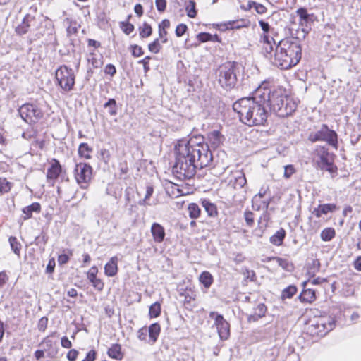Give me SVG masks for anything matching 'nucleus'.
<instances>
[{
  "mask_svg": "<svg viewBox=\"0 0 361 361\" xmlns=\"http://www.w3.org/2000/svg\"><path fill=\"white\" fill-rule=\"evenodd\" d=\"M197 140H181L175 147L176 161L172 171L179 180L192 178L197 169L207 167L212 161L209 147Z\"/></svg>",
  "mask_w": 361,
  "mask_h": 361,
  "instance_id": "1",
  "label": "nucleus"
},
{
  "mask_svg": "<svg viewBox=\"0 0 361 361\" xmlns=\"http://www.w3.org/2000/svg\"><path fill=\"white\" fill-rule=\"evenodd\" d=\"M269 88L266 84L258 87L252 97H243L233 104L240 121L249 126L264 125L269 114Z\"/></svg>",
  "mask_w": 361,
  "mask_h": 361,
  "instance_id": "2",
  "label": "nucleus"
},
{
  "mask_svg": "<svg viewBox=\"0 0 361 361\" xmlns=\"http://www.w3.org/2000/svg\"><path fill=\"white\" fill-rule=\"evenodd\" d=\"M302 57V47L298 37H287L281 40L276 47L271 63L282 70L296 66Z\"/></svg>",
  "mask_w": 361,
  "mask_h": 361,
  "instance_id": "3",
  "label": "nucleus"
},
{
  "mask_svg": "<svg viewBox=\"0 0 361 361\" xmlns=\"http://www.w3.org/2000/svg\"><path fill=\"white\" fill-rule=\"evenodd\" d=\"M269 110H271L279 117L284 118L291 115L297 108L293 98L284 94L281 90L271 91L269 88Z\"/></svg>",
  "mask_w": 361,
  "mask_h": 361,
  "instance_id": "4",
  "label": "nucleus"
},
{
  "mask_svg": "<svg viewBox=\"0 0 361 361\" xmlns=\"http://www.w3.org/2000/svg\"><path fill=\"white\" fill-rule=\"evenodd\" d=\"M239 65L235 61H228L219 66L217 71L218 82L226 90L233 89L237 83Z\"/></svg>",
  "mask_w": 361,
  "mask_h": 361,
  "instance_id": "5",
  "label": "nucleus"
},
{
  "mask_svg": "<svg viewBox=\"0 0 361 361\" xmlns=\"http://www.w3.org/2000/svg\"><path fill=\"white\" fill-rule=\"evenodd\" d=\"M315 162L320 170L331 174L336 173L338 168L334 164L335 155L330 153L324 146L318 145L314 149Z\"/></svg>",
  "mask_w": 361,
  "mask_h": 361,
  "instance_id": "6",
  "label": "nucleus"
},
{
  "mask_svg": "<svg viewBox=\"0 0 361 361\" xmlns=\"http://www.w3.org/2000/svg\"><path fill=\"white\" fill-rule=\"evenodd\" d=\"M308 140L311 142H325L336 149L338 147L337 133L334 130L330 129L326 124H322L317 130L311 132L308 135Z\"/></svg>",
  "mask_w": 361,
  "mask_h": 361,
  "instance_id": "7",
  "label": "nucleus"
},
{
  "mask_svg": "<svg viewBox=\"0 0 361 361\" xmlns=\"http://www.w3.org/2000/svg\"><path fill=\"white\" fill-rule=\"evenodd\" d=\"M55 77L57 84L63 91L68 92L73 90L75 76L72 68L62 65L56 70Z\"/></svg>",
  "mask_w": 361,
  "mask_h": 361,
  "instance_id": "8",
  "label": "nucleus"
},
{
  "mask_svg": "<svg viewBox=\"0 0 361 361\" xmlns=\"http://www.w3.org/2000/svg\"><path fill=\"white\" fill-rule=\"evenodd\" d=\"M18 113L27 123H37L43 116V111L37 104L26 103L18 109Z\"/></svg>",
  "mask_w": 361,
  "mask_h": 361,
  "instance_id": "9",
  "label": "nucleus"
},
{
  "mask_svg": "<svg viewBox=\"0 0 361 361\" xmlns=\"http://www.w3.org/2000/svg\"><path fill=\"white\" fill-rule=\"evenodd\" d=\"M92 168L90 164L82 162L75 164L74 176L81 188H87L89 182L92 178Z\"/></svg>",
  "mask_w": 361,
  "mask_h": 361,
  "instance_id": "10",
  "label": "nucleus"
},
{
  "mask_svg": "<svg viewBox=\"0 0 361 361\" xmlns=\"http://www.w3.org/2000/svg\"><path fill=\"white\" fill-rule=\"evenodd\" d=\"M209 317L214 319V325L216 326L219 336L221 340H227L230 336V325L226 321L223 315L216 312H211Z\"/></svg>",
  "mask_w": 361,
  "mask_h": 361,
  "instance_id": "11",
  "label": "nucleus"
},
{
  "mask_svg": "<svg viewBox=\"0 0 361 361\" xmlns=\"http://www.w3.org/2000/svg\"><path fill=\"white\" fill-rule=\"evenodd\" d=\"M39 20L30 14H27L20 24L16 27L17 34L22 35L36 28L38 29Z\"/></svg>",
  "mask_w": 361,
  "mask_h": 361,
  "instance_id": "12",
  "label": "nucleus"
},
{
  "mask_svg": "<svg viewBox=\"0 0 361 361\" xmlns=\"http://www.w3.org/2000/svg\"><path fill=\"white\" fill-rule=\"evenodd\" d=\"M334 326V322H329L326 324L324 322V318H319L313 322L310 328H312V333L317 334L318 335H324L326 332L330 331Z\"/></svg>",
  "mask_w": 361,
  "mask_h": 361,
  "instance_id": "13",
  "label": "nucleus"
},
{
  "mask_svg": "<svg viewBox=\"0 0 361 361\" xmlns=\"http://www.w3.org/2000/svg\"><path fill=\"white\" fill-rule=\"evenodd\" d=\"M247 183L245 174L241 171H237L231 179L229 185L235 190L243 189Z\"/></svg>",
  "mask_w": 361,
  "mask_h": 361,
  "instance_id": "14",
  "label": "nucleus"
},
{
  "mask_svg": "<svg viewBox=\"0 0 361 361\" xmlns=\"http://www.w3.org/2000/svg\"><path fill=\"white\" fill-rule=\"evenodd\" d=\"M151 233L154 240L156 243H161L165 238V229L159 223H153L151 226Z\"/></svg>",
  "mask_w": 361,
  "mask_h": 361,
  "instance_id": "15",
  "label": "nucleus"
},
{
  "mask_svg": "<svg viewBox=\"0 0 361 361\" xmlns=\"http://www.w3.org/2000/svg\"><path fill=\"white\" fill-rule=\"evenodd\" d=\"M267 310V308L264 303H259L254 308V313L248 316L247 321L249 322H255L258 321L259 319L265 316Z\"/></svg>",
  "mask_w": 361,
  "mask_h": 361,
  "instance_id": "16",
  "label": "nucleus"
},
{
  "mask_svg": "<svg viewBox=\"0 0 361 361\" xmlns=\"http://www.w3.org/2000/svg\"><path fill=\"white\" fill-rule=\"evenodd\" d=\"M209 144L213 149L217 148L223 142L224 137L218 130H213L207 134Z\"/></svg>",
  "mask_w": 361,
  "mask_h": 361,
  "instance_id": "17",
  "label": "nucleus"
},
{
  "mask_svg": "<svg viewBox=\"0 0 361 361\" xmlns=\"http://www.w3.org/2000/svg\"><path fill=\"white\" fill-rule=\"evenodd\" d=\"M118 272V257H112L104 266V273L108 276H114Z\"/></svg>",
  "mask_w": 361,
  "mask_h": 361,
  "instance_id": "18",
  "label": "nucleus"
},
{
  "mask_svg": "<svg viewBox=\"0 0 361 361\" xmlns=\"http://www.w3.org/2000/svg\"><path fill=\"white\" fill-rule=\"evenodd\" d=\"M271 201V197L267 199H259L258 197H252V207L255 211L267 210Z\"/></svg>",
  "mask_w": 361,
  "mask_h": 361,
  "instance_id": "19",
  "label": "nucleus"
},
{
  "mask_svg": "<svg viewBox=\"0 0 361 361\" xmlns=\"http://www.w3.org/2000/svg\"><path fill=\"white\" fill-rule=\"evenodd\" d=\"M61 172V166L59 161L54 159V162L47 170V177L48 179H56Z\"/></svg>",
  "mask_w": 361,
  "mask_h": 361,
  "instance_id": "20",
  "label": "nucleus"
},
{
  "mask_svg": "<svg viewBox=\"0 0 361 361\" xmlns=\"http://www.w3.org/2000/svg\"><path fill=\"white\" fill-rule=\"evenodd\" d=\"M41 211V205L38 202H33L30 205L23 208L22 212L24 214L23 220H27L32 216V213L35 212L39 214Z\"/></svg>",
  "mask_w": 361,
  "mask_h": 361,
  "instance_id": "21",
  "label": "nucleus"
},
{
  "mask_svg": "<svg viewBox=\"0 0 361 361\" xmlns=\"http://www.w3.org/2000/svg\"><path fill=\"white\" fill-rule=\"evenodd\" d=\"M296 13L300 17V25L307 27L311 20V16L307 13V9L305 8H300L296 11Z\"/></svg>",
  "mask_w": 361,
  "mask_h": 361,
  "instance_id": "22",
  "label": "nucleus"
},
{
  "mask_svg": "<svg viewBox=\"0 0 361 361\" xmlns=\"http://www.w3.org/2000/svg\"><path fill=\"white\" fill-rule=\"evenodd\" d=\"M286 231L281 228L275 234L270 238V243L274 245L279 246L283 244V240L286 237Z\"/></svg>",
  "mask_w": 361,
  "mask_h": 361,
  "instance_id": "23",
  "label": "nucleus"
},
{
  "mask_svg": "<svg viewBox=\"0 0 361 361\" xmlns=\"http://www.w3.org/2000/svg\"><path fill=\"white\" fill-rule=\"evenodd\" d=\"M108 355L115 360H122L123 355L121 352V346L119 344H113L108 350Z\"/></svg>",
  "mask_w": 361,
  "mask_h": 361,
  "instance_id": "24",
  "label": "nucleus"
},
{
  "mask_svg": "<svg viewBox=\"0 0 361 361\" xmlns=\"http://www.w3.org/2000/svg\"><path fill=\"white\" fill-rule=\"evenodd\" d=\"M299 300L302 302L311 303L315 300V292L312 289L303 290L298 296Z\"/></svg>",
  "mask_w": 361,
  "mask_h": 361,
  "instance_id": "25",
  "label": "nucleus"
},
{
  "mask_svg": "<svg viewBox=\"0 0 361 361\" xmlns=\"http://www.w3.org/2000/svg\"><path fill=\"white\" fill-rule=\"evenodd\" d=\"M271 259L275 260L278 263L279 266L287 271H292L294 269L293 264L286 259H283L279 257H274L269 258V260Z\"/></svg>",
  "mask_w": 361,
  "mask_h": 361,
  "instance_id": "26",
  "label": "nucleus"
},
{
  "mask_svg": "<svg viewBox=\"0 0 361 361\" xmlns=\"http://www.w3.org/2000/svg\"><path fill=\"white\" fill-rule=\"evenodd\" d=\"M199 281L207 289L213 283L214 278L209 271H204L200 275Z\"/></svg>",
  "mask_w": 361,
  "mask_h": 361,
  "instance_id": "27",
  "label": "nucleus"
},
{
  "mask_svg": "<svg viewBox=\"0 0 361 361\" xmlns=\"http://www.w3.org/2000/svg\"><path fill=\"white\" fill-rule=\"evenodd\" d=\"M250 24L249 20L245 19H240L237 20L228 21L226 24L227 29H240L242 27H248Z\"/></svg>",
  "mask_w": 361,
  "mask_h": 361,
  "instance_id": "28",
  "label": "nucleus"
},
{
  "mask_svg": "<svg viewBox=\"0 0 361 361\" xmlns=\"http://www.w3.org/2000/svg\"><path fill=\"white\" fill-rule=\"evenodd\" d=\"M202 205L209 216H215L217 215V209L214 204L212 203L208 200H203Z\"/></svg>",
  "mask_w": 361,
  "mask_h": 361,
  "instance_id": "29",
  "label": "nucleus"
},
{
  "mask_svg": "<svg viewBox=\"0 0 361 361\" xmlns=\"http://www.w3.org/2000/svg\"><path fill=\"white\" fill-rule=\"evenodd\" d=\"M147 330L151 341L154 343L160 333V325L158 323H154L149 326Z\"/></svg>",
  "mask_w": 361,
  "mask_h": 361,
  "instance_id": "30",
  "label": "nucleus"
},
{
  "mask_svg": "<svg viewBox=\"0 0 361 361\" xmlns=\"http://www.w3.org/2000/svg\"><path fill=\"white\" fill-rule=\"evenodd\" d=\"M67 37L69 38L70 44L73 46H75V39L73 37V35H76L78 32V27L76 24H72L67 27Z\"/></svg>",
  "mask_w": 361,
  "mask_h": 361,
  "instance_id": "31",
  "label": "nucleus"
},
{
  "mask_svg": "<svg viewBox=\"0 0 361 361\" xmlns=\"http://www.w3.org/2000/svg\"><path fill=\"white\" fill-rule=\"evenodd\" d=\"M179 294L180 296L184 297L185 303H190L192 300H195V295L190 288L180 289L179 290Z\"/></svg>",
  "mask_w": 361,
  "mask_h": 361,
  "instance_id": "32",
  "label": "nucleus"
},
{
  "mask_svg": "<svg viewBox=\"0 0 361 361\" xmlns=\"http://www.w3.org/2000/svg\"><path fill=\"white\" fill-rule=\"evenodd\" d=\"M139 34L141 38H147L152 34V28L150 25L144 23L142 26L139 27Z\"/></svg>",
  "mask_w": 361,
  "mask_h": 361,
  "instance_id": "33",
  "label": "nucleus"
},
{
  "mask_svg": "<svg viewBox=\"0 0 361 361\" xmlns=\"http://www.w3.org/2000/svg\"><path fill=\"white\" fill-rule=\"evenodd\" d=\"M188 210L189 212V216L191 219H197L200 215V212H201L200 208L195 203L189 204V205L188 207Z\"/></svg>",
  "mask_w": 361,
  "mask_h": 361,
  "instance_id": "34",
  "label": "nucleus"
},
{
  "mask_svg": "<svg viewBox=\"0 0 361 361\" xmlns=\"http://www.w3.org/2000/svg\"><path fill=\"white\" fill-rule=\"evenodd\" d=\"M92 151V149L89 147L87 143H81L78 147V154L80 156L85 157V159H90V152Z\"/></svg>",
  "mask_w": 361,
  "mask_h": 361,
  "instance_id": "35",
  "label": "nucleus"
},
{
  "mask_svg": "<svg viewBox=\"0 0 361 361\" xmlns=\"http://www.w3.org/2000/svg\"><path fill=\"white\" fill-rule=\"evenodd\" d=\"M297 292V287L293 285H290L287 288H284L281 293V298L283 300L286 298H291Z\"/></svg>",
  "mask_w": 361,
  "mask_h": 361,
  "instance_id": "36",
  "label": "nucleus"
},
{
  "mask_svg": "<svg viewBox=\"0 0 361 361\" xmlns=\"http://www.w3.org/2000/svg\"><path fill=\"white\" fill-rule=\"evenodd\" d=\"M105 109H109L108 112L111 116H116L117 114L116 110V101L114 99H109L104 104Z\"/></svg>",
  "mask_w": 361,
  "mask_h": 361,
  "instance_id": "37",
  "label": "nucleus"
},
{
  "mask_svg": "<svg viewBox=\"0 0 361 361\" xmlns=\"http://www.w3.org/2000/svg\"><path fill=\"white\" fill-rule=\"evenodd\" d=\"M335 230L332 228H326L321 233V238L324 241H330L335 236Z\"/></svg>",
  "mask_w": 361,
  "mask_h": 361,
  "instance_id": "38",
  "label": "nucleus"
},
{
  "mask_svg": "<svg viewBox=\"0 0 361 361\" xmlns=\"http://www.w3.org/2000/svg\"><path fill=\"white\" fill-rule=\"evenodd\" d=\"M87 61L93 68H99L102 65V58L97 57L94 53H90L87 56Z\"/></svg>",
  "mask_w": 361,
  "mask_h": 361,
  "instance_id": "39",
  "label": "nucleus"
},
{
  "mask_svg": "<svg viewBox=\"0 0 361 361\" xmlns=\"http://www.w3.org/2000/svg\"><path fill=\"white\" fill-rule=\"evenodd\" d=\"M8 241L11 248L13 251V252L18 255H20L21 245L18 241L17 238L16 237L11 236L9 238Z\"/></svg>",
  "mask_w": 361,
  "mask_h": 361,
  "instance_id": "40",
  "label": "nucleus"
},
{
  "mask_svg": "<svg viewBox=\"0 0 361 361\" xmlns=\"http://www.w3.org/2000/svg\"><path fill=\"white\" fill-rule=\"evenodd\" d=\"M159 38L155 39L152 42L148 44L149 51L154 54H157L161 49V44Z\"/></svg>",
  "mask_w": 361,
  "mask_h": 361,
  "instance_id": "41",
  "label": "nucleus"
},
{
  "mask_svg": "<svg viewBox=\"0 0 361 361\" xmlns=\"http://www.w3.org/2000/svg\"><path fill=\"white\" fill-rule=\"evenodd\" d=\"M161 313V305L156 302L149 307V314L151 317H157Z\"/></svg>",
  "mask_w": 361,
  "mask_h": 361,
  "instance_id": "42",
  "label": "nucleus"
},
{
  "mask_svg": "<svg viewBox=\"0 0 361 361\" xmlns=\"http://www.w3.org/2000/svg\"><path fill=\"white\" fill-rule=\"evenodd\" d=\"M320 208V212L322 214H327L329 212H334L336 209V205L335 204H323L319 205Z\"/></svg>",
  "mask_w": 361,
  "mask_h": 361,
  "instance_id": "43",
  "label": "nucleus"
},
{
  "mask_svg": "<svg viewBox=\"0 0 361 361\" xmlns=\"http://www.w3.org/2000/svg\"><path fill=\"white\" fill-rule=\"evenodd\" d=\"M187 14L190 18H195L197 15L195 10V3L193 0H190L188 4L186 6Z\"/></svg>",
  "mask_w": 361,
  "mask_h": 361,
  "instance_id": "44",
  "label": "nucleus"
},
{
  "mask_svg": "<svg viewBox=\"0 0 361 361\" xmlns=\"http://www.w3.org/2000/svg\"><path fill=\"white\" fill-rule=\"evenodd\" d=\"M154 192L153 187L148 185L146 189V194L145 198L139 202L140 205H149L150 204L147 202V200L152 195Z\"/></svg>",
  "mask_w": 361,
  "mask_h": 361,
  "instance_id": "45",
  "label": "nucleus"
},
{
  "mask_svg": "<svg viewBox=\"0 0 361 361\" xmlns=\"http://www.w3.org/2000/svg\"><path fill=\"white\" fill-rule=\"evenodd\" d=\"M244 219L247 226L252 227L254 225V214L252 212L246 209L244 212Z\"/></svg>",
  "mask_w": 361,
  "mask_h": 361,
  "instance_id": "46",
  "label": "nucleus"
},
{
  "mask_svg": "<svg viewBox=\"0 0 361 361\" xmlns=\"http://www.w3.org/2000/svg\"><path fill=\"white\" fill-rule=\"evenodd\" d=\"M129 50L131 51V54L134 57H140L144 54L142 47L137 44L130 45Z\"/></svg>",
  "mask_w": 361,
  "mask_h": 361,
  "instance_id": "47",
  "label": "nucleus"
},
{
  "mask_svg": "<svg viewBox=\"0 0 361 361\" xmlns=\"http://www.w3.org/2000/svg\"><path fill=\"white\" fill-rule=\"evenodd\" d=\"M121 27L123 32L126 35H130L134 30V25L129 22H121Z\"/></svg>",
  "mask_w": 361,
  "mask_h": 361,
  "instance_id": "48",
  "label": "nucleus"
},
{
  "mask_svg": "<svg viewBox=\"0 0 361 361\" xmlns=\"http://www.w3.org/2000/svg\"><path fill=\"white\" fill-rule=\"evenodd\" d=\"M48 324V318L46 317H42L37 324V328L39 331H44L47 327Z\"/></svg>",
  "mask_w": 361,
  "mask_h": 361,
  "instance_id": "49",
  "label": "nucleus"
},
{
  "mask_svg": "<svg viewBox=\"0 0 361 361\" xmlns=\"http://www.w3.org/2000/svg\"><path fill=\"white\" fill-rule=\"evenodd\" d=\"M90 281L97 290L101 291L104 288V283L100 279L95 278Z\"/></svg>",
  "mask_w": 361,
  "mask_h": 361,
  "instance_id": "50",
  "label": "nucleus"
},
{
  "mask_svg": "<svg viewBox=\"0 0 361 361\" xmlns=\"http://www.w3.org/2000/svg\"><path fill=\"white\" fill-rule=\"evenodd\" d=\"M263 49L265 52L266 57L270 59L271 56L273 57L274 54H271L273 51V45L271 42H267L266 44L263 45Z\"/></svg>",
  "mask_w": 361,
  "mask_h": 361,
  "instance_id": "51",
  "label": "nucleus"
},
{
  "mask_svg": "<svg viewBox=\"0 0 361 361\" xmlns=\"http://www.w3.org/2000/svg\"><path fill=\"white\" fill-rule=\"evenodd\" d=\"M187 29H188V27L185 24H183V23L179 24L176 28V36L177 37L183 36L185 33Z\"/></svg>",
  "mask_w": 361,
  "mask_h": 361,
  "instance_id": "52",
  "label": "nucleus"
},
{
  "mask_svg": "<svg viewBox=\"0 0 361 361\" xmlns=\"http://www.w3.org/2000/svg\"><path fill=\"white\" fill-rule=\"evenodd\" d=\"M197 39L201 42H209L211 39L212 34L208 32H200L197 35Z\"/></svg>",
  "mask_w": 361,
  "mask_h": 361,
  "instance_id": "53",
  "label": "nucleus"
},
{
  "mask_svg": "<svg viewBox=\"0 0 361 361\" xmlns=\"http://www.w3.org/2000/svg\"><path fill=\"white\" fill-rule=\"evenodd\" d=\"M100 159L107 164L110 159V153L106 149H102L100 151Z\"/></svg>",
  "mask_w": 361,
  "mask_h": 361,
  "instance_id": "54",
  "label": "nucleus"
},
{
  "mask_svg": "<svg viewBox=\"0 0 361 361\" xmlns=\"http://www.w3.org/2000/svg\"><path fill=\"white\" fill-rule=\"evenodd\" d=\"M151 59V56H147L143 59L138 61V63L142 64L145 73H147L149 71V62Z\"/></svg>",
  "mask_w": 361,
  "mask_h": 361,
  "instance_id": "55",
  "label": "nucleus"
},
{
  "mask_svg": "<svg viewBox=\"0 0 361 361\" xmlns=\"http://www.w3.org/2000/svg\"><path fill=\"white\" fill-rule=\"evenodd\" d=\"M252 4H254V8L257 13L264 14L267 12V8L264 5L255 1Z\"/></svg>",
  "mask_w": 361,
  "mask_h": 361,
  "instance_id": "56",
  "label": "nucleus"
},
{
  "mask_svg": "<svg viewBox=\"0 0 361 361\" xmlns=\"http://www.w3.org/2000/svg\"><path fill=\"white\" fill-rule=\"evenodd\" d=\"M78 353L79 352L77 350L71 349L67 353V359L69 361H75L78 357Z\"/></svg>",
  "mask_w": 361,
  "mask_h": 361,
  "instance_id": "57",
  "label": "nucleus"
},
{
  "mask_svg": "<svg viewBox=\"0 0 361 361\" xmlns=\"http://www.w3.org/2000/svg\"><path fill=\"white\" fill-rule=\"evenodd\" d=\"M104 73L111 76H114L116 73V67L113 64H107L104 68Z\"/></svg>",
  "mask_w": 361,
  "mask_h": 361,
  "instance_id": "58",
  "label": "nucleus"
},
{
  "mask_svg": "<svg viewBox=\"0 0 361 361\" xmlns=\"http://www.w3.org/2000/svg\"><path fill=\"white\" fill-rule=\"evenodd\" d=\"M295 168L293 165H287L284 169V177L289 178L295 173Z\"/></svg>",
  "mask_w": 361,
  "mask_h": 361,
  "instance_id": "59",
  "label": "nucleus"
},
{
  "mask_svg": "<svg viewBox=\"0 0 361 361\" xmlns=\"http://www.w3.org/2000/svg\"><path fill=\"white\" fill-rule=\"evenodd\" d=\"M11 185L6 179H1V193L8 192L11 188Z\"/></svg>",
  "mask_w": 361,
  "mask_h": 361,
  "instance_id": "60",
  "label": "nucleus"
},
{
  "mask_svg": "<svg viewBox=\"0 0 361 361\" xmlns=\"http://www.w3.org/2000/svg\"><path fill=\"white\" fill-rule=\"evenodd\" d=\"M155 4L157 10L159 12H163L165 11L166 7V0H156Z\"/></svg>",
  "mask_w": 361,
  "mask_h": 361,
  "instance_id": "61",
  "label": "nucleus"
},
{
  "mask_svg": "<svg viewBox=\"0 0 361 361\" xmlns=\"http://www.w3.org/2000/svg\"><path fill=\"white\" fill-rule=\"evenodd\" d=\"M98 272V269L97 267H92L87 272V279L89 281H91L95 278H97V274Z\"/></svg>",
  "mask_w": 361,
  "mask_h": 361,
  "instance_id": "62",
  "label": "nucleus"
},
{
  "mask_svg": "<svg viewBox=\"0 0 361 361\" xmlns=\"http://www.w3.org/2000/svg\"><path fill=\"white\" fill-rule=\"evenodd\" d=\"M96 358V351L90 350L86 355V357L82 361H94Z\"/></svg>",
  "mask_w": 361,
  "mask_h": 361,
  "instance_id": "63",
  "label": "nucleus"
},
{
  "mask_svg": "<svg viewBox=\"0 0 361 361\" xmlns=\"http://www.w3.org/2000/svg\"><path fill=\"white\" fill-rule=\"evenodd\" d=\"M148 330L145 328L139 329L137 332V337L141 341H145L147 338Z\"/></svg>",
  "mask_w": 361,
  "mask_h": 361,
  "instance_id": "64",
  "label": "nucleus"
}]
</instances>
